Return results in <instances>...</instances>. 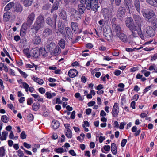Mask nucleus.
Here are the masks:
<instances>
[{
	"label": "nucleus",
	"instance_id": "obj_1",
	"mask_svg": "<svg viewBox=\"0 0 157 157\" xmlns=\"http://www.w3.org/2000/svg\"><path fill=\"white\" fill-rule=\"evenodd\" d=\"M81 3H84V0H80ZM85 4L86 8L87 10L91 9L92 10L95 11L97 10L98 7L99 6H98V0H85Z\"/></svg>",
	"mask_w": 157,
	"mask_h": 157
},
{
	"label": "nucleus",
	"instance_id": "obj_2",
	"mask_svg": "<svg viewBox=\"0 0 157 157\" xmlns=\"http://www.w3.org/2000/svg\"><path fill=\"white\" fill-rule=\"evenodd\" d=\"M45 22L43 17L40 15L36 18L35 23L33 25V28L36 31L43 28Z\"/></svg>",
	"mask_w": 157,
	"mask_h": 157
},
{
	"label": "nucleus",
	"instance_id": "obj_3",
	"mask_svg": "<svg viewBox=\"0 0 157 157\" xmlns=\"http://www.w3.org/2000/svg\"><path fill=\"white\" fill-rule=\"evenodd\" d=\"M132 32L131 36L134 37H136L139 36L142 39H144V36L142 34L140 25L138 24L136 26L130 29Z\"/></svg>",
	"mask_w": 157,
	"mask_h": 157
},
{
	"label": "nucleus",
	"instance_id": "obj_4",
	"mask_svg": "<svg viewBox=\"0 0 157 157\" xmlns=\"http://www.w3.org/2000/svg\"><path fill=\"white\" fill-rule=\"evenodd\" d=\"M143 16L147 19L149 22H150V19H152L154 16L155 13L152 10H149L146 12L143 13Z\"/></svg>",
	"mask_w": 157,
	"mask_h": 157
},
{
	"label": "nucleus",
	"instance_id": "obj_5",
	"mask_svg": "<svg viewBox=\"0 0 157 157\" xmlns=\"http://www.w3.org/2000/svg\"><path fill=\"white\" fill-rule=\"evenodd\" d=\"M57 17V15L54 14L52 17H47L46 19L47 23L51 26H55L56 23Z\"/></svg>",
	"mask_w": 157,
	"mask_h": 157
},
{
	"label": "nucleus",
	"instance_id": "obj_6",
	"mask_svg": "<svg viewBox=\"0 0 157 157\" xmlns=\"http://www.w3.org/2000/svg\"><path fill=\"white\" fill-rule=\"evenodd\" d=\"M125 24L126 26L129 29V30L137 25H134L133 20L130 17H128L127 18L125 21Z\"/></svg>",
	"mask_w": 157,
	"mask_h": 157
},
{
	"label": "nucleus",
	"instance_id": "obj_7",
	"mask_svg": "<svg viewBox=\"0 0 157 157\" xmlns=\"http://www.w3.org/2000/svg\"><path fill=\"white\" fill-rule=\"evenodd\" d=\"M35 18V14L33 12L29 13L27 19V23L29 26L33 23Z\"/></svg>",
	"mask_w": 157,
	"mask_h": 157
},
{
	"label": "nucleus",
	"instance_id": "obj_8",
	"mask_svg": "<svg viewBox=\"0 0 157 157\" xmlns=\"http://www.w3.org/2000/svg\"><path fill=\"white\" fill-rule=\"evenodd\" d=\"M119 110L118 104L117 103H115L114 105L113 106L112 110L111 112L113 117H117L119 113Z\"/></svg>",
	"mask_w": 157,
	"mask_h": 157
},
{
	"label": "nucleus",
	"instance_id": "obj_9",
	"mask_svg": "<svg viewBox=\"0 0 157 157\" xmlns=\"http://www.w3.org/2000/svg\"><path fill=\"white\" fill-rule=\"evenodd\" d=\"M145 31L147 34V36L150 37H153L155 34V32L153 29L150 26L147 27L145 29Z\"/></svg>",
	"mask_w": 157,
	"mask_h": 157
},
{
	"label": "nucleus",
	"instance_id": "obj_10",
	"mask_svg": "<svg viewBox=\"0 0 157 157\" xmlns=\"http://www.w3.org/2000/svg\"><path fill=\"white\" fill-rule=\"evenodd\" d=\"M56 44L55 43L51 42L50 43H48L45 45V49L47 51L52 52L56 47Z\"/></svg>",
	"mask_w": 157,
	"mask_h": 157
},
{
	"label": "nucleus",
	"instance_id": "obj_11",
	"mask_svg": "<svg viewBox=\"0 0 157 157\" xmlns=\"http://www.w3.org/2000/svg\"><path fill=\"white\" fill-rule=\"evenodd\" d=\"M32 79L33 81L37 83L38 84L40 85H42L44 83V82L42 79L39 78L36 76L33 75L32 77Z\"/></svg>",
	"mask_w": 157,
	"mask_h": 157
},
{
	"label": "nucleus",
	"instance_id": "obj_12",
	"mask_svg": "<svg viewBox=\"0 0 157 157\" xmlns=\"http://www.w3.org/2000/svg\"><path fill=\"white\" fill-rule=\"evenodd\" d=\"M29 25L27 24V23H24L21 27V30H20V36H24L26 33L27 29V26Z\"/></svg>",
	"mask_w": 157,
	"mask_h": 157
},
{
	"label": "nucleus",
	"instance_id": "obj_13",
	"mask_svg": "<svg viewBox=\"0 0 157 157\" xmlns=\"http://www.w3.org/2000/svg\"><path fill=\"white\" fill-rule=\"evenodd\" d=\"M78 74L77 71L75 69H71L68 71V75L71 78L76 76Z\"/></svg>",
	"mask_w": 157,
	"mask_h": 157
},
{
	"label": "nucleus",
	"instance_id": "obj_14",
	"mask_svg": "<svg viewBox=\"0 0 157 157\" xmlns=\"http://www.w3.org/2000/svg\"><path fill=\"white\" fill-rule=\"evenodd\" d=\"M117 36L122 42L124 43H126L128 42L127 36L125 34L121 33H120L119 34H118Z\"/></svg>",
	"mask_w": 157,
	"mask_h": 157
},
{
	"label": "nucleus",
	"instance_id": "obj_15",
	"mask_svg": "<svg viewBox=\"0 0 157 157\" xmlns=\"http://www.w3.org/2000/svg\"><path fill=\"white\" fill-rule=\"evenodd\" d=\"M102 12L105 19H108L109 17V12L107 8H104L102 10Z\"/></svg>",
	"mask_w": 157,
	"mask_h": 157
},
{
	"label": "nucleus",
	"instance_id": "obj_16",
	"mask_svg": "<svg viewBox=\"0 0 157 157\" xmlns=\"http://www.w3.org/2000/svg\"><path fill=\"white\" fill-rule=\"evenodd\" d=\"M73 13H72L71 15L74 17L75 19L76 20H79L81 18V13L76 11L75 10H73Z\"/></svg>",
	"mask_w": 157,
	"mask_h": 157
},
{
	"label": "nucleus",
	"instance_id": "obj_17",
	"mask_svg": "<svg viewBox=\"0 0 157 157\" xmlns=\"http://www.w3.org/2000/svg\"><path fill=\"white\" fill-rule=\"evenodd\" d=\"M114 32L116 34L117 36L118 34H119L120 33H121V28L119 25H114L113 26Z\"/></svg>",
	"mask_w": 157,
	"mask_h": 157
},
{
	"label": "nucleus",
	"instance_id": "obj_18",
	"mask_svg": "<svg viewBox=\"0 0 157 157\" xmlns=\"http://www.w3.org/2000/svg\"><path fill=\"white\" fill-rule=\"evenodd\" d=\"M61 52V49L59 47L58 45L56 46V47L54 48L52 52V53L54 54V55H58L60 54Z\"/></svg>",
	"mask_w": 157,
	"mask_h": 157
},
{
	"label": "nucleus",
	"instance_id": "obj_19",
	"mask_svg": "<svg viewBox=\"0 0 157 157\" xmlns=\"http://www.w3.org/2000/svg\"><path fill=\"white\" fill-rule=\"evenodd\" d=\"M56 95V94L55 93L53 92L51 93L50 91L47 92L45 94V96L46 98L48 99H51Z\"/></svg>",
	"mask_w": 157,
	"mask_h": 157
},
{
	"label": "nucleus",
	"instance_id": "obj_20",
	"mask_svg": "<svg viewBox=\"0 0 157 157\" xmlns=\"http://www.w3.org/2000/svg\"><path fill=\"white\" fill-rule=\"evenodd\" d=\"M133 18L136 23H137V25L139 24L141 26V19L140 17L138 15H134L133 16Z\"/></svg>",
	"mask_w": 157,
	"mask_h": 157
},
{
	"label": "nucleus",
	"instance_id": "obj_21",
	"mask_svg": "<svg viewBox=\"0 0 157 157\" xmlns=\"http://www.w3.org/2000/svg\"><path fill=\"white\" fill-rule=\"evenodd\" d=\"M52 34V31L49 29H45L43 33V36L46 37Z\"/></svg>",
	"mask_w": 157,
	"mask_h": 157
},
{
	"label": "nucleus",
	"instance_id": "obj_22",
	"mask_svg": "<svg viewBox=\"0 0 157 157\" xmlns=\"http://www.w3.org/2000/svg\"><path fill=\"white\" fill-rule=\"evenodd\" d=\"M52 125L54 129H56L59 127L60 124L58 121L54 120L52 122Z\"/></svg>",
	"mask_w": 157,
	"mask_h": 157
},
{
	"label": "nucleus",
	"instance_id": "obj_23",
	"mask_svg": "<svg viewBox=\"0 0 157 157\" xmlns=\"http://www.w3.org/2000/svg\"><path fill=\"white\" fill-rule=\"evenodd\" d=\"M20 87L25 89V91L27 93L28 92L29 85L26 82H20Z\"/></svg>",
	"mask_w": 157,
	"mask_h": 157
},
{
	"label": "nucleus",
	"instance_id": "obj_24",
	"mask_svg": "<svg viewBox=\"0 0 157 157\" xmlns=\"http://www.w3.org/2000/svg\"><path fill=\"white\" fill-rule=\"evenodd\" d=\"M86 9L84 3H81L78 5V11L79 13L82 14Z\"/></svg>",
	"mask_w": 157,
	"mask_h": 157
},
{
	"label": "nucleus",
	"instance_id": "obj_25",
	"mask_svg": "<svg viewBox=\"0 0 157 157\" xmlns=\"http://www.w3.org/2000/svg\"><path fill=\"white\" fill-rule=\"evenodd\" d=\"M54 151L57 153L61 154L64 152H67L66 150L64 149L62 147L55 148L54 149Z\"/></svg>",
	"mask_w": 157,
	"mask_h": 157
},
{
	"label": "nucleus",
	"instance_id": "obj_26",
	"mask_svg": "<svg viewBox=\"0 0 157 157\" xmlns=\"http://www.w3.org/2000/svg\"><path fill=\"white\" fill-rule=\"evenodd\" d=\"M111 150L112 153L115 155L117 153V148L116 146V144L114 143H112L111 144Z\"/></svg>",
	"mask_w": 157,
	"mask_h": 157
},
{
	"label": "nucleus",
	"instance_id": "obj_27",
	"mask_svg": "<svg viewBox=\"0 0 157 157\" xmlns=\"http://www.w3.org/2000/svg\"><path fill=\"white\" fill-rule=\"evenodd\" d=\"M41 38L39 36L35 37L33 40V44L36 45H38L40 44L41 42Z\"/></svg>",
	"mask_w": 157,
	"mask_h": 157
},
{
	"label": "nucleus",
	"instance_id": "obj_28",
	"mask_svg": "<svg viewBox=\"0 0 157 157\" xmlns=\"http://www.w3.org/2000/svg\"><path fill=\"white\" fill-rule=\"evenodd\" d=\"M10 17V13L9 12H7L5 13L3 15L4 21L5 22L8 21Z\"/></svg>",
	"mask_w": 157,
	"mask_h": 157
},
{
	"label": "nucleus",
	"instance_id": "obj_29",
	"mask_svg": "<svg viewBox=\"0 0 157 157\" xmlns=\"http://www.w3.org/2000/svg\"><path fill=\"white\" fill-rule=\"evenodd\" d=\"M134 4L136 10L139 13H140V2L139 0H135Z\"/></svg>",
	"mask_w": 157,
	"mask_h": 157
},
{
	"label": "nucleus",
	"instance_id": "obj_30",
	"mask_svg": "<svg viewBox=\"0 0 157 157\" xmlns=\"http://www.w3.org/2000/svg\"><path fill=\"white\" fill-rule=\"evenodd\" d=\"M33 0H23V3L25 7L30 6L33 2Z\"/></svg>",
	"mask_w": 157,
	"mask_h": 157
},
{
	"label": "nucleus",
	"instance_id": "obj_31",
	"mask_svg": "<svg viewBox=\"0 0 157 157\" xmlns=\"http://www.w3.org/2000/svg\"><path fill=\"white\" fill-rule=\"evenodd\" d=\"M150 71L154 70L153 72L154 73H157V65H156L155 64H152L151 65L148 69Z\"/></svg>",
	"mask_w": 157,
	"mask_h": 157
},
{
	"label": "nucleus",
	"instance_id": "obj_32",
	"mask_svg": "<svg viewBox=\"0 0 157 157\" xmlns=\"http://www.w3.org/2000/svg\"><path fill=\"white\" fill-rule=\"evenodd\" d=\"M65 134L68 138H71L72 137V132L71 130H65Z\"/></svg>",
	"mask_w": 157,
	"mask_h": 157
},
{
	"label": "nucleus",
	"instance_id": "obj_33",
	"mask_svg": "<svg viewBox=\"0 0 157 157\" xmlns=\"http://www.w3.org/2000/svg\"><path fill=\"white\" fill-rule=\"evenodd\" d=\"M14 5V4L13 2H10L8 4L5 6L4 10L5 11H8Z\"/></svg>",
	"mask_w": 157,
	"mask_h": 157
},
{
	"label": "nucleus",
	"instance_id": "obj_34",
	"mask_svg": "<svg viewBox=\"0 0 157 157\" xmlns=\"http://www.w3.org/2000/svg\"><path fill=\"white\" fill-rule=\"evenodd\" d=\"M58 44L61 48L64 49L65 47V41L63 39H61L60 40L58 41Z\"/></svg>",
	"mask_w": 157,
	"mask_h": 157
},
{
	"label": "nucleus",
	"instance_id": "obj_35",
	"mask_svg": "<svg viewBox=\"0 0 157 157\" xmlns=\"http://www.w3.org/2000/svg\"><path fill=\"white\" fill-rule=\"evenodd\" d=\"M71 25L72 29L74 31H76L78 29V26L76 23L72 22Z\"/></svg>",
	"mask_w": 157,
	"mask_h": 157
},
{
	"label": "nucleus",
	"instance_id": "obj_36",
	"mask_svg": "<svg viewBox=\"0 0 157 157\" xmlns=\"http://www.w3.org/2000/svg\"><path fill=\"white\" fill-rule=\"evenodd\" d=\"M125 10L122 9L121 11H118V16L121 17H123L125 16Z\"/></svg>",
	"mask_w": 157,
	"mask_h": 157
},
{
	"label": "nucleus",
	"instance_id": "obj_37",
	"mask_svg": "<svg viewBox=\"0 0 157 157\" xmlns=\"http://www.w3.org/2000/svg\"><path fill=\"white\" fill-rule=\"evenodd\" d=\"M59 6L58 2H55L53 5L52 9L51 10V12L52 13L55 10L58 9Z\"/></svg>",
	"mask_w": 157,
	"mask_h": 157
},
{
	"label": "nucleus",
	"instance_id": "obj_38",
	"mask_svg": "<svg viewBox=\"0 0 157 157\" xmlns=\"http://www.w3.org/2000/svg\"><path fill=\"white\" fill-rule=\"evenodd\" d=\"M31 95L35 99H36L37 101H43V99L39 95L35 94H31Z\"/></svg>",
	"mask_w": 157,
	"mask_h": 157
},
{
	"label": "nucleus",
	"instance_id": "obj_39",
	"mask_svg": "<svg viewBox=\"0 0 157 157\" xmlns=\"http://www.w3.org/2000/svg\"><path fill=\"white\" fill-rule=\"evenodd\" d=\"M32 52L33 54V57L35 58L38 57L39 55V51L37 50V49H35L34 50H33Z\"/></svg>",
	"mask_w": 157,
	"mask_h": 157
},
{
	"label": "nucleus",
	"instance_id": "obj_40",
	"mask_svg": "<svg viewBox=\"0 0 157 157\" xmlns=\"http://www.w3.org/2000/svg\"><path fill=\"white\" fill-rule=\"evenodd\" d=\"M5 150L4 147L0 148V157H3L5 156Z\"/></svg>",
	"mask_w": 157,
	"mask_h": 157
},
{
	"label": "nucleus",
	"instance_id": "obj_41",
	"mask_svg": "<svg viewBox=\"0 0 157 157\" xmlns=\"http://www.w3.org/2000/svg\"><path fill=\"white\" fill-rule=\"evenodd\" d=\"M65 29L66 32L67 36L70 37V36H71L72 34V32L70 28L69 27H67Z\"/></svg>",
	"mask_w": 157,
	"mask_h": 157
},
{
	"label": "nucleus",
	"instance_id": "obj_42",
	"mask_svg": "<svg viewBox=\"0 0 157 157\" xmlns=\"http://www.w3.org/2000/svg\"><path fill=\"white\" fill-rule=\"evenodd\" d=\"M23 53L27 57H30L31 55L29 49L28 48L24 49L23 50Z\"/></svg>",
	"mask_w": 157,
	"mask_h": 157
},
{
	"label": "nucleus",
	"instance_id": "obj_43",
	"mask_svg": "<svg viewBox=\"0 0 157 157\" xmlns=\"http://www.w3.org/2000/svg\"><path fill=\"white\" fill-rule=\"evenodd\" d=\"M59 31L63 36L65 35V32L64 30V27L61 26H58Z\"/></svg>",
	"mask_w": 157,
	"mask_h": 157
},
{
	"label": "nucleus",
	"instance_id": "obj_44",
	"mask_svg": "<svg viewBox=\"0 0 157 157\" xmlns=\"http://www.w3.org/2000/svg\"><path fill=\"white\" fill-rule=\"evenodd\" d=\"M131 0H124V3L126 4L127 6L128 7L129 11L130 10L129 6L130 7H131Z\"/></svg>",
	"mask_w": 157,
	"mask_h": 157
},
{
	"label": "nucleus",
	"instance_id": "obj_45",
	"mask_svg": "<svg viewBox=\"0 0 157 157\" xmlns=\"http://www.w3.org/2000/svg\"><path fill=\"white\" fill-rule=\"evenodd\" d=\"M8 117L6 115H3L2 116V121L5 123H7L8 121Z\"/></svg>",
	"mask_w": 157,
	"mask_h": 157
},
{
	"label": "nucleus",
	"instance_id": "obj_46",
	"mask_svg": "<svg viewBox=\"0 0 157 157\" xmlns=\"http://www.w3.org/2000/svg\"><path fill=\"white\" fill-rule=\"evenodd\" d=\"M126 102V98L125 96H122L121 99V103L123 105Z\"/></svg>",
	"mask_w": 157,
	"mask_h": 157
},
{
	"label": "nucleus",
	"instance_id": "obj_47",
	"mask_svg": "<svg viewBox=\"0 0 157 157\" xmlns=\"http://www.w3.org/2000/svg\"><path fill=\"white\" fill-rule=\"evenodd\" d=\"M60 16L63 19H66V15L65 12L62 11L59 14Z\"/></svg>",
	"mask_w": 157,
	"mask_h": 157
},
{
	"label": "nucleus",
	"instance_id": "obj_48",
	"mask_svg": "<svg viewBox=\"0 0 157 157\" xmlns=\"http://www.w3.org/2000/svg\"><path fill=\"white\" fill-rule=\"evenodd\" d=\"M27 135L24 131H22L20 134V138L22 139H24L26 138Z\"/></svg>",
	"mask_w": 157,
	"mask_h": 157
},
{
	"label": "nucleus",
	"instance_id": "obj_49",
	"mask_svg": "<svg viewBox=\"0 0 157 157\" xmlns=\"http://www.w3.org/2000/svg\"><path fill=\"white\" fill-rule=\"evenodd\" d=\"M154 0H146V1L150 5L153 6H155L156 4L154 2Z\"/></svg>",
	"mask_w": 157,
	"mask_h": 157
},
{
	"label": "nucleus",
	"instance_id": "obj_50",
	"mask_svg": "<svg viewBox=\"0 0 157 157\" xmlns=\"http://www.w3.org/2000/svg\"><path fill=\"white\" fill-rule=\"evenodd\" d=\"M20 74L21 76L24 78H26L28 76L27 74L20 70Z\"/></svg>",
	"mask_w": 157,
	"mask_h": 157
},
{
	"label": "nucleus",
	"instance_id": "obj_51",
	"mask_svg": "<svg viewBox=\"0 0 157 157\" xmlns=\"http://www.w3.org/2000/svg\"><path fill=\"white\" fill-rule=\"evenodd\" d=\"M33 109L34 111H36L39 109V105L36 103H34L33 105Z\"/></svg>",
	"mask_w": 157,
	"mask_h": 157
},
{
	"label": "nucleus",
	"instance_id": "obj_52",
	"mask_svg": "<svg viewBox=\"0 0 157 157\" xmlns=\"http://www.w3.org/2000/svg\"><path fill=\"white\" fill-rule=\"evenodd\" d=\"M27 119L29 121H32L33 119V115L31 114H29L27 117Z\"/></svg>",
	"mask_w": 157,
	"mask_h": 157
},
{
	"label": "nucleus",
	"instance_id": "obj_53",
	"mask_svg": "<svg viewBox=\"0 0 157 157\" xmlns=\"http://www.w3.org/2000/svg\"><path fill=\"white\" fill-rule=\"evenodd\" d=\"M104 150L107 151H109L110 149V147L109 145H105L103 147Z\"/></svg>",
	"mask_w": 157,
	"mask_h": 157
},
{
	"label": "nucleus",
	"instance_id": "obj_54",
	"mask_svg": "<svg viewBox=\"0 0 157 157\" xmlns=\"http://www.w3.org/2000/svg\"><path fill=\"white\" fill-rule=\"evenodd\" d=\"M139 67L138 66L135 67H134L131 68L130 69V71L131 72H134L135 71L139 70Z\"/></svg>",
	"mask_w": 157,
	"mask_h": 157
},
{
	"label": "nucleus",
	"instance_id": "obj_55",
	"mask_svg": "<svg viewBox=\"0 0 157 157\" xmlns=\"http://www.w3.org/2000/svg\"><path fill=\"white\" fill-rule=\"evenodd\" d=\"M127 142V140L126 139H123L121 142V146L123 147L125 146Z\"/></svg>",
	"mask_w": 157,
	"mask_h": 157
},
{
	"label": "nucleus",
	"instance_id": "obj_56",
	"mask_svg": "<svg viewBox=\"0 0 157 157\" xmlns=\"http://www.w3.org/2000/svg\"><path fill=\"white\" fill-rule=\"evenodd\" d=\"M38 91L40 93L43 94L45 92V90L43 87H40L38 89Z\"/></svg>",
	"mask_w": 157,
	"mask_h": 157
},
{
	"label": "nucleus",
	"instance_id": "obj_57",
	"mask_svg": "<svg viewBox=\"0 0 157 157\" xmlns=\"http://www.w3.org/2000/svg\"><path fill=\"white\" fill-rule=\"evenodd\" d=\"M68 152L72 156H75L76 155V153L73 150H70Z\"/></svg>",
	"mask_w": 157,
	"mask_h": 157
},
{
	"label": "nucleus",
	"instance_id": "obj_58",
	"mask_svg": "<svg viewBox=\"0 0 157 157\" xmlns=\"http://www.w3.org/2000/svg\"><path fill=\"white\" fill-rule=\"evenodd\" d=\"M14 11L17 13H18L20 11V6L19 4H17L16 5Z\"/></svg>",
	"mask_w": 157,
	"mask_h": 157
},
{
	"label": "nucleus",
	"instance_id": "obj_59",
	"mask_svg": "<svg viewBox=\"0 0 157 157\" xmlns=\"http://www.w3.org/2000/svg\"><path fill=\"white\" fill-rule=\"evenodd\" d=\"M88 127L89 126V124L87 121H85L83 122V124H82V127Z\"/></svg>",
	"mask_w": 157,
	"mask_h": 157
},
{
	"label": "nucleus",
	"instance_id": "obj_60",
	"mask_svg": "<svg viewBox=\"0 0 157 157\" xmlns=\"http://www.w3.org/2000/svg\"><path fill=\"white\" fill-rule=\"evenodd\" d=\"M126 124V123L125 122H121L120 124V125L119 127V128L120 129H123L124 128V125Z\"/></svg>",
	"mask_w": 157,
	"mask_h": 157
},
{
	"label": "nucleus",
	"instance_id": "obj_61",
	"mask_svg": "<svg viewBox=\"0 0 157 157\" xmlns=\"http://www.w3.org/2000/svg\"><path fill=\"white\" fill-rule=\"evenodd\" d=\"M147 112L146 113H142L140 115V117L142 118H144L147 117V116L148 114Z\"/></svg>",
	"mask_w": 157,
	"mask_h": 157
},
{
	"label": "nucleus",
	"instance_id": "obj_62",
	"mask_svg": "<svg viewBox=\"0 0 157 157\" xmlns=\"http://www.w3.org/2000/svg\"><path fill=\"white\" fill-rule=\"evenodd\" d=\"M24 146L27 149H29L31 148V145L29 144H28L26 142H24L23 143Z\"/></svg>",
	"mask_w": 157,
	"mask_h": 157
},
{
	"label": "nucleus",
	"instance_id": "obj_63",
	"mask_svg": "<svg viewBox=\"0 0 157 157\" xmlns=\"http://www.w3.org/2000/svg\"><path fill=\"white\" fill-rule=\"evenodd\" d=\"M152 23L153 27L157 28V19H155Z\"/></svg>",
	"mask_w": 157,
	"mask_h": 157
},
{
	"label": "nucleus",
	"instance_id": "obj_64",
	"mask_svg": "<svg viewBox=\"0 0 157 157\" xmlns=\"http://www.w3.org/2000/svg\"><path fill=\"white\" fill-rule=\"evenodd\" d=\"M33 102V100L31 98L28 99L27 101V104L28 105H31Z\"/></svg>",
	"mask_w": 157,
	"mask_h": 157
}]
</instances>
